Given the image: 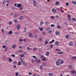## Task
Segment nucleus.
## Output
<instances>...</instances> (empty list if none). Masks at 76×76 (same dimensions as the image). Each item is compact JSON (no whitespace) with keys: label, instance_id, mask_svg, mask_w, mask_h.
<instances>
[{"label":"nucleus","instance_id":"1","mask_svg":"<svg viewBox=\"0 0 76 76\" xmlns=\"http://www.w3.org/2000/svg\"><path fill=\"white\" fill-rule=\"evenodd\" d=\"M64 63V61L62 59H58L56 61V64L57 66H59L61 65V64H63Z\"/></svg>","mask_w":76,"mask_h":76},{"label":"nucleus","instance_id":"2","mask_svg":"<svg viewBox=\"0 0 76 76\" xmlns=\"http://www.w3.org/2000/svg\"><path fill=\"white\" fill-rule=\"evenodd\" d=\"M17 7H18V8H20V10H22L23 8L22 7V4H17Z\"/></svg>","mask_w":76,"mask_h":76},{"label":"nucleus","instance_id":"3","mask_svg":"<svg viewBox=\"0 0 76 76\" xmlns=\"http://www.w3.org/2000/svg\"><path fill=\"white\" fill-rule=\"evenodd\" d=\"M69 69H72V70L74 69V66H73L72 65H69L68 66Z\"/></svg>","mask_w":76,"mask_h":76},{"label":"nucleus","instance_id":"4","mask_svg":"<svg viewBox=\"0 0 76 76\" xmlns=\"http://www.w3.org/2000/svg\"><path fill=\"white\" fill-rule=\"evenodd\" d=\"M60 32L59 31H57L55 32L56 35H60Z\"/></svg>","mask_w":76,"mask_h":76},{"label":"nucleus","instance_id":"5","mask_svg":"<svg viewBox=\"0 0 76 76\" xmlns=\"http://www.w3.org/2000/svg\"><path fill=\"white\" fill-rule=\"evenodd\" d=\"M28 37H29L30 38H32V37H33L32 36V33L31 32L28 33Z\"/></svg>","mask_w":76,"mask_h":76},{"label":"nucleus","instance_id":"6","mask_svg":"<svg viewBox=\"0 0 76 76\" xmlns=\"http://www.w3.org/2000/svg\"><path fill=\"white\" fill-rule=\"evenodd\" d=\"M68 19L69 20H72V18L70 17V15H69V14L68 15Z\"/></svg>","mask_w":76,"mask_h":76},{"label":"nucleus","instance_id":"7","mask_svg":"<svg viewBox=\"0 0 76 76\" xmlns=\"http://www.w3.org/2000/svg\"><path fill=\"white\" fill-rule=\"evenodd\" d=\"M33 2L34 6H37V2H36V1L33 0Z\"/></svg>","mask_w":76,"mask_h":76},{"label":"nucleus","instance_id":"8","mask_svg":"<svg viewBox=\"0 0 76 76\" xmlns=\"http://www.w3.org/2000/svg\"><path fill=\"white\" fill-rule=\"evenodd\" d=\"M71 73L72 74H76V71H75L74 70H72L71 72Z\"/></svg>","mask_w":76,"mask_h":76},{"label":"nucleus","instance_id":"9","mask_svg":"<svg viewBox=\"0 0 76 76\" xmlns=\"http://www.w3.org/2000/svg\"><path fill=\"white\" fill-rule=\"evenodd\" d=\"M73 45V42H70L69 43V46H72V45Z\"/></svg>","mask_w":76,"mask_h":76},{"label":"nucleus","instance_id":"10","mask_svg":"<svg viewBox=\"0 0 76 76\" xmlns=\"http://www.w3.org/2000/svg\"><path fill=\"white\" fill-rule=\"evenodd\" d=\"M60 2L58 1H56L55 3V5H59Z\"/></svg>","mask_w":76,"mask_h":76},{"label":"nucleus","instance_id":"11","mask_svg":"<svg viewBox=\"0 0 76 76\" xmlns=\"http://www.w3.org/2000/svg\"><path fill=\"white\" fill-rule=\"evenodd\" d=\"M55 45H58L59 44V42L58 41H56L55 43Z\"/></svg>","mask_w":76,"mask_h":76},{"label":"nucleus","instance_id":"12","mask_svg":"<svg viewBox=\"0 0 76 76\" xmlns=\"http://www.w3.org/2000/svg\"><path fill=\"white\" fill-rule=\"evenodd\" d=\"M20 25H18L17 26V30H19V29H20Z\"/></svg>","mask_w":76,"mask_h":76},{"label":"nucleus","instance_id":"13","mask_svg":"<svg viewBox=\"0 0 76 76\" xmlns=\"http://www.w3.org/2000/svg\"><path fill=\"white\" fill-rule=\"evenodd\" d=\"M65 37L67 39H68L69 38V35L68 34L66 35L65 36Z\"/></svg>","mask_w":76,"mask_h":76},{"label":"nucleus","instance_id":"14","mask_svg":"<svg viewBox=\"0 0 76 76\" xmlns=\"http://www.w3.org/2000/svg\"><path fill=\"white\" fill-rule=\"evenodd\" d=\"M40 70H42L43 69V66L42 65H41L40 66Z\"/></svg>","mask_w":76,"mask_h":76},{"label":"nucleus","instance_id":"15","mask_svg":"<svg viewBox=\"0 0 76 76\" xmlns=\"http://www.w3.org/2000/svg\"><path fill=\"white\" fill-rule=\"evenodd\" d=\"M53 76V74L52 73H50L49 74V76Z\"/></svg>","mask_w":76,"mask_h":76},{"label":"nucleus","instance_id":"16","mask_svg":"<svg viewBox=\"0 0 76 76\" xmlns=\"http://www.w3.org/2000/svg\"><path fill=\"white\" fill-rule=\"evenodd\" d=\"M54 41H55L54 40V39L53 40L51 41L49 43V44H51V43H52V42H54Z\"/></svg>","mask_w":76,"mask_h":76},{"label":"nucleus","instance_id":"17","mask_svg":"<svg viewBox=\"0 0 76 76\" xmlns=\"http://www.w3.org/2000/svg\"><path fill=\"white\" fill-rule=\"evenodd\" d=\"M39 29L40 31H42V30H43V28H41V27H39Z\"/></svg>","mask_w":76,"mask_h":76},{"label":"nucleus","instance_id":"18","mask_svg":"<svg viewBox=\"0 0 76 76\" xmlns=\"http://www.w3.org/2000/svg\"><path fill=\"white\" fill-rule=\"evenodd\" d=\"M23 18V16H21L19 17V19L20 20H22V18Z\"/></svg>","mask_w":76,"mask_h":76},{"label":"nucleus","instance_id":"19","mask_svg":"<svg viewBox=\"0 0 76 76\" xmlns=\"http://www.w3.org/2000/svg\"><path fill=\"white\" fill-rule=\"evenodd\" d=\"M17 61H15L13 62V63L14 64V65H16L17 64Z\"/></svg>","mask_w":76,"mask_h":76},{"label":"nucleus","instance_id":"20","mask_svg":"<svg viewBox=\"0 0 76 76\" xmlns=\"http://www.w3.org/2000/svg\"><path fill=\"white\" fill-rule=\"evenodd\" d=\"M57 28H58V29H61V27L59 25H58L57 26Z\"/></svg>","mask_w":76,"mask_h":76},{"label":"nucleus","instance_id":"21","mask_svg":"<svg viewBox=\"0 0 76 76\" xmlns=\"http://www.w3.org/2000/svg\"><path fill=\"white\" fill-rule=\"evenodd\" d=\"M12 48L13 49H15V48H16V45H13L12 46Z\"/></svg>","mask_w":76,"mask_h":76},{"label":"nucleus","instance_id":"22","mask_svg":"<svg viewBox=\"0 0 76 76\" xmlns=\"http://www.w3.org/2000/svg\"><path fill=\"white\" fill-rule=\"evenodd\" d=\"M40 57L41 58H42L44 57V56L43 55H42V54H40Z\"/></svg>","mask_w":76,"mask_h":76},{"label":"nucleus","instance_id":"23","mask_svg":"<svg viewBox=\"0 0 76 76\" xmlns=\"http://www.w3.org/2000/svg\"><path fill=\"white\" fill-rule=\"evenodd\" d=\"M20 61L21 63H23V59L22 58H20Z\"/></svg>","mask_w":76,"mask_h":76},{"label":"nucleus","instance_id":"24","mask_svg":"<svg viewBox=\"0 0 76 76\" xmlns=\"http://www.w3.org/2000/svg\"><path fill=\"white\" fill-rule=\"evenodd\" d=\"M33 50L34 51H36L37 50V48H34L33 49Z\"/></svg>","mask_w":76,"mask_h":76},{"label":"nucleus","instance_id":"25","mask_svg":"<svg viewBox=\"0 0 76 76\" xmlns=\"http://www.w3.org/2000/svg\"><path fill=\"white\" fill-rule=\"evenodd\" d=\"M12 33H13L12 31H10L9 32V34L10 35H11V34H12Z\"/></svg>","mask_w":76,"mask_h":76},{"label":"nucleus","instance_id":"26","mask_svg":"<svg viewBox=\"0 0 76 76\" xmlns=\"http://www.w3.org/2000/svg\"><path fill=\"white\" fill-rule=\"evenodd\" d=\"M8 48V47H7V46H6L5 47V50H4L5 51H7V50Z\"/></svg>","mask_w":76,"mask_h":76},{"label":"nucleus","instance_id":"27","mask_svg":"<svg viewBox=\"0 0 76 76\" xmlns=\"http://www.w3.org/2000/svg\"><path fill=\"white\" fill-rule=\"evenodd\" d=\"M72 59H73V60H75L76 59V57L73 56L72 58Z\"/></svg>","mask_w":76,"mask_h":76},{"label":"nucleus","instance_id":"28","mask_svg":"<svg viewBox=\"0 0 76 76\" xmlns=\"http://www.w3.org/2000/svg\"><path fill=\"white\" fill-rule=\"evenodd\" d=\"M72 3L74 4H76V2L74 1H72Z\"/></svg>","mask_w":76,"mask_h":76},{"label":"nucleus","instance_id":"29","mask_svg":"<svg viewBox=\"0 0 76 76\" xmlns=\"http://www.w3.org/2000/svg\"><path fill=\"white\" fill-rule=\"evenodd\" d=\"M26 27H25V28H24V30H23L24 32H26Z\"/></svg>","mask_w":76,"mask_h":76},{"label":"nucleus","instance_id":"30","mask_svg":"<svg viewBox=\"0 0 76 76\" xmlns=\"http://www.w3.org/2000/svg\"><path fill=\"white\" fill-rule=\"evenodd\" d=\"M42 24H43V22H41L40 23V26H42Z\"/></svg>","mask_w":76,"mask_h":76},{"label":"nucleus","instance_id":"31","mask_svg":"<svg viewBox=\"0 0 76 76\" xmlns=\"http://www.w3.org/2000/svg\"><path fill=\"white\" fill-rule=\"evenodd\" d=\"M54 26H55L54 24H51L50 25L51 27H54Z\"/></svg>","mask_w":76,"mask_h":76},{"label":"nucleus","instance_id":"32","mask_svg":"<svg viewBox=\"0 0 76 76\" xmlns=\"http://www.w3.org/2000/svg\"><path fill=\"white\" fill-rule=\"evenodd\" d=\"M9 61L10 62H12V59H11V58H10L9 59Z\"/></svg>","mask_w":76,"mask_h":76},{"label":"nucleus","instance_id":"33","mask_svg":"<svg viewBox=\"0 0 76 76\" xmlns=\"http://www.w3.org/2000/svg\"><path fill=\"white\" fill-rule=\"evenodd\" d=\"M53 47V45H50V48H52Z\"/></svg>","mask_w":76,"mask_h":76},{"label":"nucleus","instance_id":"34","mask_svg":"<svg viewBox=\"0 0 76 76\" xmlns=\"http://www.w3.org/2000/svg\"><path fill=\"white\" fill-rule=\"evenodd\" d=\"M1 31L3 34L4 35V31H3V29H2Z\"/></svg>","mask_w":76,"mask_h":76},{"label":"nucleus","instance_id":"35","mask_svg":"<svg viewBox=\"0 0 76 76\" xmlns=\"http://www.w3.org/2000/svg\"><path fill=\"white\" fill-rule=\"evenodd\" d=\"M10 0H7V3H10Z\"/></svg>","mask_w":76,"mask_h":76},{"label":"nucleus","instance_id":"36","mask_svg":"<svg viewBox=\"0 0 76 76\" xmlns=\"http://www.w3.org/2000/svg\"><path fill=\"white\" fill-rule=\"evenodd\" d=\"M35 63L37 62V60H38V58H35Z\"/></svg>","mask_w":76,"mask_h":76},{"label":"nucleus","instance_id":"37","mask_svg":"<svg viewBox=\"0 0 76 76\" xmlns=\"http://www.w3.org/2000/svg\"><path fill=\"white\" fill-rule=\"evenodd\" d=\"M12 23V22L11 21H10L9 22V25H11Z\"/></svg>","mask_w":76,"mask_h":76},{"label":"nucleus","instance_id":"38","mask_svg":"<svg viewBox=\"0 0 76 76\" xmlns=\"http://www.w3.org/2000/svg\"><path fill=\"white\" fill-rule=\"evenodd\" d=\"M63 54V52L58 53V54Z\"/></svg>","mask_w":76,"mask_h":76},{"label":"nucleus","instance_id":"39","mask_svg":"<svg viewBox=\"0 0 76 76\" xmlns=\"http://www.w3.org/2000/svg\"><path fill=\"white\" fill-rule=\"evenodd\" d=\"M40 61H40V60L38 59L37 60V62L38 63H40Z\"/></svg>","mask_w":76,"mask_h":76},{"label":"nucleus","instance_id":"40","mask_svg":"<svg viewBox=\"0 0 76 76\" xmlns=\"http://www.w3.org/2000/svg\"><path fill=\"white\" fill-rule=\"evenodd\" d=\"M54 10H55V9L54 8H53V9H52V12H54Z\"/></svg>","mask_w":76,"mask_h":76},{"label":"nucleus","instance_id":"41","mask_svg":"<svg viewBox=\"0 0 76 76\" xmlns=\"http://www.w3.org/2000/svg\"><path fill=\"white\" fill-rule=\"evenodd\" d=\"M20 57H24V55L23 54H21L20 56Z\"/></svg>","mask_w":76,"mask_h":76},{"label":"nucleus","instance_id":"42","mask_svg":"<svg viewBox=\"0 0 76 76\" xmlns=\"http://www.w3.org/2000/svg\"><path fill=\"white\" fill-rule=\"evenodd\" d=\"M12 9L13 10H15V7H12Z\"/></svg>","mask_w":76,"mask_h":76},{"label":"nucleus","instance_id":"43","mask_svg":"<svg viewBox=\"0 0 76 76\" xmlns=\"http://www.w3.org/2000/svg\"><path fill=\"white\" fill-rule=\"evenodd\" d=\"M72 20L74 22H75V18H74V17L72 18Z\"/></svg>","mask_w":76,"mask_h":76},{"label":"nucleus","instance_id":"44","mask_svg":"<svg viewBox=\"0 0 76 76\" xmlns=\"http://www.w3.org/2000/svg\"><path fill=\"white\" fill-rule=\"evenodd\" d=\"M11 56L13 57H15V55L13 54H12L11 55Z\"/></svg>","mask_w":76,"mask_h":76},{"label":"nucleus","instance_id":"45","mask_svg":"<svg viewBox=\"0 0 76 76\" xmlns=\"http://www.w3.org/2000/svg\"><path fill=\"white\" fill-rule=\"evenodd\" d=\"M69 4L68 3V2H66V6H69Z\"/></svg>","mask_w":76,"mask_h":76},{"label":"nucleus","instance_id":"46","mask_svg":"<svg viewBox=\"0 0 76 76\" xmlns=\"http://www.w3.org/2000/svg\"><path fill=\"white\" fill-rule=\"evenodd\" d=\"M14 21L15 23H16L18 22L17 20H14Z\"/></svg>","mask_w":76,"mask_h":76},{"label":"nucleus","instance_id":"47","mask_svg":"<svg viewBox=\"0 0 76 76\" xmlns=\"http://www.w3.org/2000/svg\"><path fill=\"white\" fill-rule=\"evenodd\" d=\"M47 44H48V42H47V41H46L45 42V45H47Z\"/></svg>","mask_w":76,"mask_h":76},{"label":"nucleus","instance_id":"48","mask_svg":"<svg viewBox=\"0 0 76 76\" xmlns=\"http://www.w3.org/2000/svg\"><path fill=\"white\" fill-rule=\"evenodd\" d=\"M60 49H56L55 50V51H58Z\"/></svg>","mask_w":76,"mask_h":76},{"label":"nucleus","instance_id":"49","mask_svg":"<svg viewBox=\"0 0 76 76\" xmlns=\"http://www.w3.org/2000/svg\"><path fill=\"white\" fill-rule=\"evenodd\" d=\"M20 64H21L20 61H19V62H18V66H20Z\"/></svg>","mask_w":76,"mask_h":76},{"label":"nucleus","instance_id":"50","mask_svg":"<svg viewBox=\"0 0 76 76\" xmlns=\"http://www.w3.org/2000/svg\"><path fill=\"white\" fill-rule=\"evenodd\" d=\"M61 13H64V11L63 10H61Z\"/></svg>","mask_w":76,"mask_h":76},{"label":"nucleus","instance_id":"51","mask_svg":"<svg viewBox=\"0 0 76 76\" xmlns=\"http://www.w3.org/2000/svg\"><path fill=\"white\" fill-rule=\"evenodd\" d=\"M3 4H5V3H6V0H4L3 1Z\"/></svg>","mask_w":76,"mask_h":76},{"label":"nucleus","instance_id":"52","mask_svg":"<svg viewBox=\"0 0 76 76\" xmlns=\"http://www.w3.org/2000/svg\"><path fill=\"white\" fill-rule=\"evenodd\" d=\"M50 18L51 19H54V17L53 16H51Z\"/></svg>","mask_w":76,"mask_h":76},{"label":"nucleus","instance_id":"53","mask_svg":"<svg viewBox=\"0 0 76 76\" xmlns=\"http://www.w3.org/2000/svg\"><path fill=\"white\" fill-rule=\"evenodd\" d=\"M34 62V59H32L31 60V63H33Z\"/></svg>","mask_w":76,"mask_h":76},{"label":"nucleus","instance_id":"54","mask_svg":"<svg viewBox=\"0 0 76 76\" xmlns=\"http://www.w3.org/2000/svg\"><path fill=\"white\" fill-rule=\"evenodd\" d=\"M23 41V39H19V41Z\"/></svg>","mask_w":76,"mask_h":76},{"label":"nucleus","instance_id":"55","mask_svg":"<svg viewBox=\"0 0 76 76\" xmlns=\"http://www.w3.org/2000/svg\"><path fill=\"white\" fill-rule=\"evenodd\" d=\"M27 49H28V50H31V48H29V47H27Z\"/></svg>","mask_w":76,"mask_h":76},{"label":"nucleus","instance_id":"56","mask_svg":"<svg viewBox=\"0 0 76 76\" xmlns=\"http://www.w3.org/2000/svg\"><path fill=\"white\" fill-rule=\"evenodd\" d=\"M15 76H18V73L17 72V73L15 74Z\"/></svg>","mask_w":76,"mask_h":76},{"label":"nucleus","instance_id":"57","mask_svg":"<svg viewBox=\"0 0 76 76\" xmlns=\"http://www.w3.org/2000/svg\"><path fill=\"white\" fill-rule=\"evenodd\" d=\"M28 74L29 75H32V74L31 72H29V73H28Z\"/></svg>","mask_w":76,"mask_h":76},{"label":"nucleus","instance_id":"58","mask_svg":"<svg viewBox=\"0 0 76 76\" xmlns=\"http://www.w3.org/2000/svg\"><path fill=\"white\" fill-rule=\"evenodd\" d=\"M37 37H38V35H35L34 36L35 38H37Z\"/></svg>","mask_w":76,"mask_h":76},{"label":"nucleus","instance_id":"59","mask_svg":"<svg viewBox=\"0 0 76 76\" xmlns=\"http://www.w3.org/2000/svg\"><path fill=\"white\" fill-rule=\"evenodd\" d=\"M45 57H44L43 58L42 60H43V61H44V60H45Z\"/></svg>","mask_w":76,"mask_h":76},{"label":"nucleus","instance_id":"60","mask_svg":"<svg viewBox=\"0 0 76 76\" xmlns=\"http://www.w3.org/2000/svg\"><path fill=\"white\" fill-rule=\"evenodd\" d=\"M14 6H15V7H17V4H14Z\"/></svg>","mask_w":76,"mask_h":76},{"label":"nucleus","instance_id":"61","mask_svg":"<svg viewBox=\"0 0 76 76\" xmlns=\"http://www.w3.org/2000/svg\"><path fill=\"white\" fill-rule=\"evenodd\" d=\"M46 66V64L45 63L43 64V66H44V67H45V66Z\"/></svg>","mask_w":76,"mask_h":76},{"label":"nucleus","instance_id":"62","mask_svg":"<svg viewBox=\"0 0 76 76\" xmlns=\"http://www.w3.org/2000/svg\"><path fill=\"white\" fill-rule=\"evenodd\" d=\"M45 33L44 31H43L42 33L43 35H45Z\"/></svg>","mask_w":76,"mask_h":76},{"label":"nucleus","instance_id":"63","mask_svg":"<svg viewBox=\"0 0 76 76\" xmlns=\"http://www.w3.org/2000/svg\"><path fill=\"white\" fill-rule=\"evenodd\" d=\"M39 41H42V38H40L39 39Z\"/></svg>","mask_w":76,"mask_h":76},{"label":"nucleus","instance_id":"64","mask_svg":"<svg viewBox=\"0 0 76 76\" xmlns=\"http://www.w3.org/2000/svg\"><path fill=\"white\" fill-rule=\"evenodd\" d=\"M33 57L34 58H36V56H33Z\"/></svg>","mask_w":76,"mask_h":76}]
</instances>
